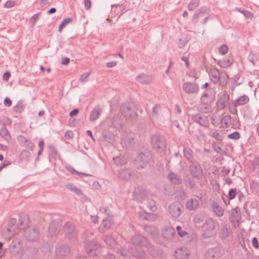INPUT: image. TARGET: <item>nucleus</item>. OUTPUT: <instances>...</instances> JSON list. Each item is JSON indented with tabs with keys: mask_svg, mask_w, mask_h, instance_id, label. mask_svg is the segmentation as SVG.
I'll return each instance as SVG.
<instances>
[{
	"mask_svg": "<svg viewBox=\"0 0 259 259\" xmlns=\"http://www.w3.org/2000/svg\"><path fill=\"white\" fill-rule=\"evenodd\" d=\"M182 88L184 91L188 94H196L199 91L198 84L195 82H186L183 83Z\"/></svg>",
	"mask_w": 259,
	"mask_h": 259,
	"instance_id": "obj_1",
	"label": "nucleus"
},
{
	"mask_svg": "<svg viewBox=\"0 0 259 259\" xmlns=\"http://www.w3.org/2000/svg\"><path fill=\"white\" fill-rule=\"evenodd\" d=\"M120 178H130L135 176V173L131 169H124L121 170L119 172Z\"/></svg>",
	"mask_w": 259,
	"mask_h": 259,
	"instance_id": "obj_17",
	"label": "nucleus"
},
{
	"mask_svg": "<svg viewBox=\"0 0 259 259\" xmlns=\"http://www.w3.org/2000/svg\"><path fill=\"white\" fill-rule=\"evenodd\" d=\"M182 60L185 62L187 67H189V58H188V57H183L182 58Z\"/></svg>",
	"mask_w": 259,
	"mask_h": 259,
	"instance_id": "obj_51",
	"label": "nucleus"
},
{
	"mask_svg": "<svg viewBox=\"0 0 259 259\" xmlns=\"http://www.w3.org/2000/svg\"><path fill=\"white\" fill-rule=\"evenodd\" d=\"M223 160V157H222V156H220V157H218V158H217L215 159V160H216L217 161H220V162H221V161L222 160Z\"/></svg>",
	"mask_w": 259,
	"mask_h": 259,
	"instance_id": "obj_62",
	"label": "nucleus"
},
{
	"mask_svg": "<svg viewBox=\"0 0 259 259\" xmlns=\"http://www.w3.org/2000/svg\"><path fill=\"white\" fill-rule=\"evenodd\" d=\"M199 12L200 14H204L207 12V8L205 7H202L199 9Z\"/></svg>",
	"mask_w": 259,
	"mask_h": 259,
	"instance_id": "obj_50",
	"label": "nucleus"
},
{
	"mask_svg": "<svg viewBox=\"0 0 259 259\" xmlns=\"http://www.w3.org/2000/svg\"><path fill=\"white\" fill-rule=\"evenodd\" d=\"M38 147L39 148V149L40 150H44V142L42 140H40L39 142L38 143Z\"/></svg>",
	"mask_w": 259,
	"mask_h": 259,
	"instance_id": "obj_54",
	"label": "nucleus"
},
{
	"mask_svg": "<svg viewBox=\"0 0 259 259\" xmlns=\"http://www.w3.org/2000/svg\"><path fill=\"white\" fill-rule=\"evenodd\" d=\"M168 178L171 179V178H176L175 175L173 173H170L168 176Z\"/></svg>",
	"mask_w": 259,
	"mask_h": 259,
	"instance_id": "obj_59",
	"label": "nucleus"
},
{
	"mask_svg": "<svg viewBox=\"0 0 259 259\" xmlns=\"http://www.w3.org/2000/svg\"><path fill=\"white\" fill-rule=\"evenodd\" d=\"M83 3L86 10H89L91 7V0H84Z\"/></svg>",
	"mask_w": 259,
	"mask_h": 259,
	"instance_id": "obj_42",
	"label": "nucleus"
},
{
	"mask_svg": "<svg viewBox=\"0 0 259 259\" xmlns=\"http://www.w3.org/2000/svg\"><path fill=\"white\" fill-rule=\"evenodd\" d=\"M236 189H232L229 192V196L230 199H234L236 196Z\"/></svg>",
	"mask_w": 259,
	"mask_h": 259,
	"instance_id": "obj_40",
	"label": "nucleus"
},
{
	"mask_svg": "<svg viewBox=\"0 0 259 259\" xmlns=\"http://www.w3.org/2000/svg\"><path fill=\"white\" fill-rule=\"evenodd\" d=\"M151 144L153 147L156 149H163L165 147V140L159 135H154L151 138Z\"/></svg>",
	"mask_w": 259,
	"mask_h": 259,
	"instance_id": "obj_2",
	"label": "nucleus"
},
{
	"mask_svg": "<svg viewBox=\"0 0 259 259\" xmlns=\"http://www.w3.org/2000/svg\"><path fill=\"white\" fill-rule=\"evenodd\" d=\"M228 73L226 71H222L220 74V84L222 87L226 85L228 83Z\"/></svg>",
	"mask_w": 259,
	"mask_h": 259,
	"instance_id": "obj_18",
	"label": "nucleus"
},
{
	"mask_svg": "<svg viewBox=\"0 0 259 259\" xmlns=\"http://www.w3.org/2000/svg\"><path fill=\"white\" fill-rule=\"evenodd\" d=\"M219 53L222 55L226 54L228 52V47L226 45H222L219 48Z\"/></svg>",
	"mask_w": 259,
	"mask_h": 259,
	"instance_id": "obj_30",
	"label": "nucleus"
},
{
	"mask_svg": "<svg viewBox=\"0 0 259 259\" xmlns=\"http://www.w3.org/2000/svg\"><path fill=\"white\" fill-rule=\"evenodd\" d=\"M220 74L219 70L215 68L210 69L208 72L210 80L214 83H217L219 82Z\"/></svg>",
	"mask_w": 259,
	"mask_h": 259,
	"instance_id": "obj_6",
	"label": "nucleus"
},
{
	"mask_svg": "<svg viewBox=\"0 0 259 259\" xmlns=\"http://www.w3.org/2000/svg\"><path fill=\"white\" fill-rule=\"evenodd\" d=\"M4 104L6 106L10 107L12 105L11 99L8 97L6 98L4 100Z\"/></svg>",
	"mask_w": 259,
	"mask_h": 259,
	"instance_id": "obj_43",
	"label": "nucleus"
},
{
	"mask_svg": "<svg viewBox=\"0 0 259 259\" xmlns=\"http://www.w3.org/2000/svg\"><path fill=\"white\" fill-rule=\"evenodd\" d=\"M10 163L9 162H7V163L6 162H4L3 163L1 164V165H0V169H3L5 167H6L7 165H8L9 164H10Z\"/></svg>",
	"mask_w": 259,
	"mask_h": 259,
	"instance_id": "obj_55",
	"label": "nucleus"
},
{
	"mask_svg": "<svg viewBox=\"0 0 259 259\" xmlns=\"http://www.w3.org/2000/svg\"><path fill=\"white\" fill-rule=\"evenodd\" d=\"M116 64H117V63L115 61H112V62H108L106 64V66L108 68H112V67L115 66L116 65Z\"/></svg>",
	"mask_w": 259,
	"mask_h": 259,
	"instance_id": "obj_46",
	"label": "nucleus"
},
{
	"mask_svg": "<svg viewBox=\"0 0 259 259\" xmlns=\"http://www.w3.org/2000/svg\"><path fill=\"white\" fill-rule=\"evenodd\" d=\"M111 226V222L108 220H105L103 221L100 226V229L101 231H105L106 229L109 228Z\"/></svg>",
	"mask_w": 259,
	"mask_h": 259,
	"instance_id": "obj_23",
	"label": "nucleus"
},
{
	"mask_svg": "<svg viewBox=\"0 0 259 259\" xmlns=\"http://www.w3.org/2000/svg\"><path fill=\"white\" fill-rule=\"evenodd\" d=\"M213 211L218 216H222L224 214V210L219 205H214L213 207Z\"/></svg>",
	"mask_w": 259,
	"mask_h": 259,
	"instance_id": "obj_29",
	"label": "nucleus"
},
{
	"mask_svg": "<svg viewBox=\"0 0 259 259\" xmlns=\"http://www.w3.org/2000/svg\"><path fill=\"white\" fill-rule=\"evenodd\" d=\"M56 9L55 8H52L48 11V14H53L56 12Z\"/></svg>",
	"mask_w": 259,
	"mask_h": 259,
	"instance_id": "obj_57",
	"label": "nucleus"
},
{
	"mask_svg": "<svg viewBox=\"0 0 259 259\" xmlns=\"http://www.w3.org/2000/svg\"><path fill=\"white\" fill-rule=\"evenodd\" d=\"M0 136L6 139H9L10 138V135L9 131L6 127H3L1 129Z\"/></svg>",
	"mask_w": 259,
	"mask_h": 259,
	"instance_id": "obj_25",
	"label": "nucleus"
},
{
	"mask_svg": "<svg viewBox=\"0 0 259 259\" xmlns=\"http://www.w3.org/2000/svg\"><path fill=\"white\" fill-rule=\"evenodd\" d=\"M148 156L146 153H141L136 158L134 165L138 169L143 168L146 166Z\"/></svg>",
	"mask_w": 259,
	"mask_h": 259,
	"instance_id": "obj_3",
	"label": "nucleus"
},
{
	"mask_svg": "<svg viewBox=\"0 0 259 259\" xmlns=\"http://www.w3.org/2000/svg\"><path fill=\"white\" fill-rule=\"evenodd\" d=\"M47 3V0H40L39 4L40 5H45Z\"/></svg>",
	"mask_w": 259,
	"mask_h": 259,
	"instance_id": "obj_58",
	"label": "nucleus"
},
{
	"mask_svg": "<svg viewBox=\"0 0 259 259\" xmlns=\"http://www.w3.org/2000/svg\"><path fill=\"white\" fill-rule=\"evenodd\" d=\"M16 6V2L13 0H8L4 4V7L6 8H11Z\"/></svg>",
	"mask_w": 259,
	"mask_h": 259,
	"instance_id": "obj_33",
	"label": "nucleus"
},
{
	"mask_svg": "<svg viewBox=\"0 0 259 259\" xmlns=\"http://www.w3.org/2000/svg\"><path fill=\"white\" fill-rule=\"evenodd\" d=\"M177 230L179 235L181 237L184 236L187 234L185 231L182 230L181 227L179 226L177 227Z\"/></svg>",
	"mask_w": 259,
	"mask_h": 259,
	"instance_id": "obj_41",
	"label": "nucleus"
},
{
	"mask_svg": "<svg viewBox=\"0 0 259 259\" xmlns=\"http://www.w3.org/2000/svg\"><path fill=\"white\" fill-rule=\"evenodd\" d=\"M91 73L90 72H87L82 74L80 77V81L81 82L85 81L88 77L90 75Z\"/></svg>",
	"mask_w": 259,
	"mask_h": 259,
	"instance_id": "obj_38",
	"label": "nucleus"
},
{
	"mask_svg": "<svg viewBox=\"0 0 259 259\" xmlns=\"http://www.w3.org/2000/svg\"><path fill=\"white\" fill-rule=\"evenodd\" d=\"M74 137V134L70 130L67 131L64 134V138L66 140H72Z\"/></svg>",
	"mask_w": 259,
	"mask_h": 259,
	"instance_id": "obj_34",
	"label": "nucleus"
},
{
	"mask_svg": "<svg viewBox=\"0 0 259 259\" xmlns=\"http://www.w3.org/2000/svg\"><path fill=\"white\" fill-rule=\"evenodd\" d=\"M227 101H220L218 103V106L219 108L222 109L224 108L227 104Z\"/></svg>",
	"mask_w": 259,
	"mask_h": 259,
	"instance_id": "obj_47",
	"label": "nucleus"
},
{
	"mask_svg": "<svg viewBox=\"0 0 259 259\" xmlns=\"http://www.w3.org/2000/svg\"><path fill=\"white\" fill-rule=\"evenodd\" d=\"M102 112V109L99 106H96L92 111L90 116V120L91 121L96 120L99 118Z\"/></svg>",
	"mask_w": 259,
	"mask_h": 259,
	"instance_id": "obj_13",
	"label": "nucleus"
},
{
	"mask_svg": "<svg viewBox=\"0 0 259 259\" xmlns=\"http://www.w3.org/2000/svg\"><path fill=\"white\" fill-rule=\"evenodd\" d=\"M245 17L247 18H252L253 16V14L252 12L247 11V12H245V14H244Z\"/></svg>",
	"mask_w": 259,
	"mask_h": 259,
	"instance_id": "obj_53",
	"label": "nucleus"
},
{
	"mask_svg": "<svg viewBox=\"0 0 259 259\" xmlns=\"http://www.w3.org/2000/svg\"><path fill=\"white\" fill-rule=\"evenodd\" d=\"M189 251L186 248H178L176 250V257L178 259H186L189 255Z\"/></svg>",
	"mask_w": 259,
	"mask_h": 259,
	"instance_id": "obj_10",
	"label": "nucleus"
},
{
	"mask_svg": "<svg viewBox=\"0 0 259 259\" xmlns=\"http://www.w3.org/2000/svg\"><path fill=\"white\" fill-rule=\"evenodd\" d=\"M199 205V201L198 198H192L189 200L186 204L187 209L189 210H194L198 207Z\"/></svg>",
	"mask_w": 259,
	"mask_h": 259,
	"instance_id": "obj_12",
	"label": "nucleus"
},
{
	"mask_svg": "<svg viewBox=\"0 0 259 259\" xmlns=\"http://www.w3.org/2000/svg\"><path fill=\"white\" fill-rule=\"evenodd\" d=\"M10 75H11V74H10V72H5L3 76V79L4 80L7 81L9 79Z\"/></svg>",
	"mask_w": 259,
	"mask_h": 259,
	"instance_id": "obj_48",
	"label": "nucleus"
},
{
	"mask_svg": "<svg viewBox=\"0 0 259 259\" xmlns=\"http://www.w3.org/2000/svg\"><path fill=\"white\" fill-rule=\"evenodd\" d=\"M183 153L185 157L189 161H192L193 159V151L188 148H184Z\"/></svg>",
	"mask_w": 259,
	"mask_h": 259,
	"instance_id": "obj_19",
	"label": "nucleus"
},
{
	"mask_svg": "<svg viewBox=\"0 0 259 259\" xmlns=\"http://www.w3.org/2000/svg\"><path fill=\"white\" fill-rule=\"evenodd\" d=\"M136 80L142 84H149L152 82V78L144 74H141L136 77Z\"/></svg>",
	"mask_w": 259,
	"mask_h": 259,
	"instance_id": "obj_16",
	"label": "nucleus"
},
{
	"mask_svg": "<svg viewBox=\"0 0 259 259\" xmlns=\"http://www.w3.org/2000/svg\"><path fill=\"white\" fill-rule=\"evenodd\" d=\"M161 110V106L159 104H156L152 109L153 114L158 115L159 111Z\"/></svg>",
	"mask_w": 259,
	"mask_h": 259,
	"instance_id": "obj_39",
	"label": "nucleus"
},
{
	"mask_svg": "<svg viewBox=\"0 0 259 259\" xmlns=\"http://www.w3.org/2000/svg\"><path fill=\"white\" fill-rule=\"evenodd\" d=\"M237 106H235L233 103V105H230L229 107V112L233 115H235V116L237 115V109L236 107Z\"/></svg>",
	"mask_w": 259,
	"mask_h": 259,
	"instance_id": "obj_35",
	"label": "nucleus"
},
{
	"mask_svg": "<svg viewBox=\"0 0 259 259\" xmlns=\"http://www.w3.org/2000/svg\"><path fill=\"white\" fill-rule=\"evenodd\" d=\"M125 9L124 5H113L111 6V14L114 13L116 16H120Z\"/></svg>",
	"mask_w": 259,
	"mask_h": 259,
	"instance_id": "obj_14",
	"label": "nucleus"
},
{
	"mask_svg": "<svg viewBox=\"0 0 259 259\" xmlns=\"http://www.w3.org/2000/svg\"><path fill=\"white\" fill-rule=\"evenodd\" d=\"M231 125L234 129H239L240 127L241 123L238 115L233 117Z\"/></svg>",
	"mask_w": 259,
	"mask_h": 259,
	"instance_id": "obj_21",
	"label": "nucleus"
},
{
	"mask_svg": "<svg viewBox=\"0 0 259 259\" xmlns=\"http://www.w3.org/2000/svg\"><path fill=\"white\" fill-rule=\"evenodd\" d=\"M79 111L77 109H74L69 113L70 116H74L78 113Z\"/></svg>",
	"mask_w": 259,
	"mask_h": 259,
	"instance_id": "obj_52",
	"label": "nucleus"
},
{
	"mask_svg": "<svg viewBox=\"0 0 259 259\" xmlns=\"http://www.w3.org/2000/svg\"><path fill=\"white\" fill-rule=\"evenodd\" d=\"M17 139L21 145L27 148L29 150H33L34 144L30 140L28 139L23 135L18 136Z\"/></svg>",
	"mask_w": 259,
	"mask_h": 259,
	"instance_id": "obj_4",
	"label": "nucleus"
},
{
	"mask_svg": "<svg viewBox=\"0 0 259 259\" xmlns=\"http://www.w3.org/2000/svg\"><path fill=\"white\" fill-rule=\"evenodd\" d=\"M249 101L248 96L245 95L240 96L237 99L233 101V104L235 106H241L244 105L248 103Z\"/></svg>",
	"mask_w": 259,
	"mask_h": 259,
	"instance_id": "obj_11",
	"label": "nucleus"
},
{
	"mask_svg": "<svg viewBox=\"0 0 259 259\" xmlns=\"http://www.w3.org/2000/svg\"><path fill=\"white\" fill-rule=\"evenodd\" d=\"M24 109V106L22 102H19L13 108L14 111L15 112L21 113Z\"/></svg>",
	"mask_w": 259,
	"mask_h": 259,
	"instance_id": "obj_26",
	"label": "nucleus"
},
{
	"mask_svg": "<svg viewBox=\"0 0 259 259\" xmlns=\"http://www.w3.org/2000/svg\"><path fill=\"white\" fill-rule=\"evenodd\" d=\"M233 63V59L231 56H228L219 60L217 62V64L221 68L229 67Z\"/></svg>",
	"mask_w": 259,
	"mask_h": 259,
	"instance_id": "obj_9",
	"label": "nucleus"
},
{
	"mask_svg": "<svg viewBox=\"0 0 259 259\" xmlns=\"http://www.w3.org/2000/svg\"><path fill=\"white\" fill-rule=\"evenodd\" d=\"M192 118L195 122L199 123L202 126H206L208 124V119L207 117L204 115L196 114L194 115Z\"/></svg>",
	"mask_w": 259,
	"mask_h": 259,
	"instance_id": "obj_7",
	"label": "nucleus"
},
{
	"mask_svg": "<svg viewBox=\"0 0 259 259\" xmlns=\"http://www.w3.org/2000/svg\"><path fill=\"white\" fill-rule=\"evenodd\" d=\"M240 134L238 132H234V133L229 134L228 138L231 139L238 140L240 138Z\"/></svg>",
	"mask_w": 259,
	"mask_h": 259,
	"instance_id": "obj_36",
	"label": "nucleus"
},
{
	"mask_svg": "<svg viewBox=\"0 0 259 259\" xmlns=\"http://www.w3.org/2000/svg\"><path fill=\"white\" fill-rule=\"evenodd\" d=\"M190 173L194 178L199 177L202 174V170L198 163H192L190 166Z\"/></svg>",
	"mask_w": 259,
	"mask_h": 259,
	"instance_id": "obj_5",
	"label": "nucleus"
},
{
	"mask_svg": "<svg viewBox=\"0 0 259 259\" xmlns=\"http://www.w3.org/2000/svg\"><path fill=\"white\" fill-rule=\"evenodd\" d=\"M231 117L229 115H222L220 118V127L227 128L231 125Z\"/></svg>",
	"mask_w": 259,
	"mask_h": 259,
	"instance_id": "obj_8",
	"label": "nucleus"
},
{
	"mask_svg": "<svg viewBox=\"0 0 259 259\" xmlns=\"http://www.w3.org/2000/svg\"><path fill=\"white\" fill-rule=\"evenodd\" d=\"M207 97H202L201 98V105H200V110L204 113H208L211 111V108L210 103L205 104V99Z\"/></svg>",
	"mask_w": 259,
	"mask_h": 259,
	"instance_id": "obj_15",
	"label": "nucleus"
},
{
	"mask_svg": "<svg viewBox=\"0 0 259 259\" xmlns=\"http://www.w3.org/2000/svg\"><path fill=\"white\" fill-rule=\"evenodd\" d=\"M211 137L218 141H222L223 139L222 132L219 130H215L213 132Z\"/></svg>",
	"mask_w": 259,
	"mask_h": 259,
	"instance_id": "obj_24",
	"label": "nucleus"
},
{
	"mask_svg": "<svg viewBox=\"0 0 259 259\" xmlns=\"http://www.w3.org/2000/svg\"><path fill=\"white\" fill-rule=\"evenodd\" d=\"M230 172V170L229 169H226L222 171V173L224 174V175H227L228 174L229 172Z\"/></svg>",
	"mask_w": 259,
	"mask_h": 259,
	"instance_id": "obj_61",
	"label": "nucleus"
},
{
	"mask_svg": "<svg viewBox=\"0 0 259 259\" xmlns=\"http://www.w3.org/2000/svg\"><path fill=\"white\" fill-rule=\"evenodd\" d=\"M30 156V153L26 150H23L20 154V157L22 159L28 160Z\"/></svg>",
	"mask_w": 259,
	"mask_h": 259,
	"instance_id": "obj_31",
	"label": "nucleus"
},
{
	"mask_svg": "<svg viewBox=\"0 0 259 259\" xmlns=\"http://www.w3.org/2000/svg\"><path fill=\"white\" fill-rule=\"evenodd\" d=\"M113 161L117 165H122L126 163L125 160L121 156L114 157Z\"/></svg>",
	"mask_w": 259,
	"mask_h": 259,
	"instance_id": "obj_27",
	"label": "nucleus"
},
{
	"mask_svg": "<svg viewBox=\"0 0 259 259\" xmlns=\"http://www.w3.org/2000/svg\"><path fill=\"white\" fill-rule=\"evenodd\" d=\"M252 244L253 247L255 248H258L259 247L257 239L256 238H253L252 240Z\"/></svg>",
	"mask_w": 259,
	"mask_h": 259,
	"instance_id": "obj_44",
	"label": "nucleus"
},
{
	"mask_svg": "<svg viewBox=\"0 0 259 259\" xmlns=\"http://www.w3.org/2000/svg\"><path fill=\"white\" fill-rule=\"evenodd\" d=\"M93 222L96 223L98 221V218L96 216L92 217Z\"/></svg>",
	"mask_w": 259,
	"mask_h": 259,
	"instance_id": "obj_60",
	"label": "nucleus"
},
{
	"mask_svg": "<svg viewBox=\"0 0 259 259\" xmlns=\"http://www.w3.org/2000/svg\"><path fill=\"white\" fill-rule=\"evenodd\" d=\"M87 135L88 136H90L94 141H95V139L93 137L92 133V132L91 131H87Z\"/></svg>",
	"mask_w": 259,
	"mask_h": 259,
	"instance_id": "obj_56",
	"label": "nucleus"
},
{
	"mask_svg": "<svg viewBox=\"0 0 259 259\" xmlns=\"http://www.w3.org/2000/svg\"><path fill=\"white\" fill-rule=\"evenodd\" d=\"M67 169H68V171H70L72 174H77L78 175H80L81 176H84V177L91 176L90 175H88V174H84V173H80L79 172H77V171H76L73 168L67 167Z\"/></svg>",
	"mask_w": 259,
	"mask_h": 259,
	"instance_id": "obj_37",
	"label": "nucleus"
},
{
	"mask_svg": "<svg viewBox=\"0 0 259 259\" xmlns=\"http://www.w3.org/2000/svg\"><path fill=\"white\" fill-rule=\"evenodd\" d=\"M40 15V13H38L34 14L30 19V22L32 23L33 26L35 25L36 21H37L39 16Z\"/></svg>",
	"mask_w": 259,
	"mask_h": 259,
	"instance_id": "obj_32",
	"label": "nucleus"
},
{
	"mask_svg": "<svg viewBox=\"0 0 259 259\" xmlns=\"http://www.w3.org/2000/svg\"><path fill=\"white\" fill-rule=\"evenodd\" d=\"M134 138H130L128 140L126 139H122L121 140V143L126 145L127 143H131L134 140Z\"/></svg>",
	"mask_w": 259,
	"mask_h": 259,
	"instance_id": "obj_45",
	"label": "nucleus"
},
{
	"mask_svg": "<svg viewBox=\"0 0 259 259\" xmlns=\"http://www.w3.org/2000/svg\"><path fill=\"white\" fill-rule=\"evenodd\" d=\"M106 259H114V257L112 255H109L107 256Z\"/></svg>",
	"mask_w": 259,
	"mask_h": 259,
	"instance_id": "obj_64",
	"label": "nucleus"
},
{
	"mask_svg": "<svg viewBox=\"0 0 259 259\" xmlns=\"http://www.w3.org/2000/svg\"><path fill=\"white\" fill-rule=\"evenodd\" d=\"M188 12L187 11H185L183 13V16L184 17H186L188 16Z\"/></svg>",
	"mask_w": 259,
	"mask_h": 259,
	"instance_id": "obj_63",
	"label": "nucleus"
},
{
	"mask_svg": "<svg viewBox=\"0 0 259 259\" xmlns=\"http://www.w3.org/2000/svg\"><path fill=\"white\" fill-rule=\"evenodd\" d=\"M70 62V59L67 57L63 58L62 60V64L67 65Z\"/></svg>",
	"mask_w": 259,
	"mask_h": 259,
	"instance_id": "obj_49",
	"label": "nucleus"
},
{
	"mask_svg": "<svg viewBox=\"0 0 259 259\" xmlns=\"http://www.w3.org/2000/svg\"><path fill=\"white\" fill-rule=\"evenodd\" d=\"M174 230L171 228H168L163 231V235L165 237L169 238L173 236Z\"/></svg>",
	"mask_w": 259,
	"mask_h": 259,
	"instance_id": "obj_28",
	"label": "nucleus"
},
{
	"mask_svg": "<svg viewBox=\"0 0 259 259\" xmlns=\"http://www.w3.org/2000/svg\"><path fill=\"white\" fill-rule=\"evenodd\" d=\"M199 3L200 0H192L188 5V10L190 11H193L199 6Z\"/></svg>",
	"mask_w": 259,
	"mask_h": 259,
	"instance_id": "obj_22",
	"label": "nucleus"
},
{
	"mask_svg": "<svg viewBox=\"0 0 259 259\" xmlns=\"http://www.w3.org/2000/svg\"><path fill=\"white\" fill-rule=\"evenodd\" d=\"M73 21V18L71 17L65 18L63 20V21L60 23L59 26L58 31L59 32H62L63 28L68 25V24L71 23Z\"/></svg>",
	"mask_w": 259,
	"mask_h": 259,
	"instance_id": "obj_20",
	"label": "nucleus"
}]
</instances>
